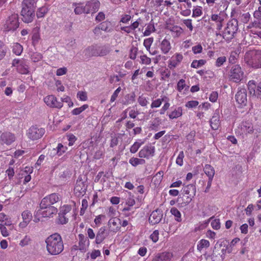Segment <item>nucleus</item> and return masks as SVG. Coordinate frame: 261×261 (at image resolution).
<instances>
[{
  "label": "nucleus",
  "instance_id": "obj_1",
  "mask_svg": "<svg viewBox=\"0 0 261 261\" xmlns=\"http://www.w3.org/2000/svg\"><path fill=\"white\" fill-rule=\"evenodd\" d=\"M46 250L51 255L60 254L64 250V244L61 236L57 233L48 237L46 240Z\"/></svg>",
  "mask_w": 261,
  "mask_h": 261
},
{
  "label": "nucleus",
  "instance_id": "obj_2",
  "mask_svg": "<svg viewBox=\"0 0 261 261\" xmlns=\"http://www.w3.org/2000/svg\"><path fill=\"white\" fill-rule=\"evenodd\" d=\"M111 51V49L109 45H95L88 47L84 50V53L87 58L92 56L103 57L109 54Z\"/></svg>",
  "mask_w": 261,
  "mask_h": 261
},
{
  "label": "nucleus",
  "instance_id": "obj_3",
  "mask_svg": "<svg viewBox=\"0 0 261 261\" xmlns=\"http://www.w3.org/2000/svg\"><path fill=\"white\" fill-rule=\"evenodd\" d=\"M238 30V22L236 19H232L227 23V27L225 28L223 34V38L226 41H229L234 37ZM218 36L222 35L220 33H216Z\"/></svg>",
  "mask_w": 261,
  "mask_h": 261
},
{
  "label": "nucleus",
  "instance_id": "obj_4",
  "mask_svg": "<svg viewBox=\"0 0 261 261\" xmlns=\"http://www.w3.org/2000/svg\"><path fill=\"white\" fill-rule=\"evenodd\" d=\"M245 59L247 64L254 68H261V50H254L247 53Z\"/></svg>",
  "mask_w": 261,
  "mask_h": 261
},
{
  "label": "nucleus",
  "instance_id": "obj_5",
  "mask_svg": "<svg viewBox=\"0 0 261 261\" xmlns=\"http://www.w3.org/2000/svg\"><path fill=\"white\" fill-rule=\"evenodd\" d=\"M19 26L18 15L14 13L7 18L4 24L3 29L5 32L14 31Z\"/></svg>",
  "mask_w": 261,
  "mask_h": 261
},
{
  "label": "nucleus",
  "instance_id": "obj_6",
  "mask_svg": "<svg viewBox=\"0 0 261 261\" xmlns=\"http://www.w3.org/2000/svg\"><path fill=\"white\" fill-rule=\"evenodd\" d=\"M62 199L61 196L56 193H51L44 197L41 201L40 207L41 209H44L49 206L57 203Z\"/></svg>",
  "mask_w": 261,
  "mask_h": 261
},
{
  "label": "nucleus",
  "instance_id": "obj_7",
  "mask_svg": "<svg viewBox=\"0 0 261 261\" xmlns=\"http://www.w3.org/2000/svg\"><path fill=\"white\" fill-rule=\"evenodd\" d=\"M229 76L231 81L239 83L243 77L244 71L239 65H234L230 70Z\"/></svg>",
  "mask_w": 261,
  "mask_h": 261
},
{
  "label": "nucleus",
  "instance_id": "obj_8",
  "mask_svg": "<svg viewBox=\"0 0 261 261\" xmlns=\"http://www.w3.org/2000/svg\"><path fill=\"white\" fill-rule=\"evenodd\" d=\"M226 249L221 245H216L211 255L212 261H223L225 258Z\"/></svg>",
  "mask_w": 261,
  "mask_h": 261
},
{
  "label": "nucleus",
  "instance_id": "obj_9",
  "mask_svg": "<svg viewBox=\"0 0 261 261\" xmlns=\"http://www.w3.org/2000/svg\"><path fill=\"white\" fill-rule=\"evenodd\" d=\"M182 194L185 195L186 199L184 200L185 205L189 203L192 198L195 196L196 193V187L193 184H190L187 186H184L182 189Z\"/></svg>",
  "mask_w": 261,
  "mask_h": 261
},
{
  "label": "nucleus",
  "instance_id": "obj_10",
  "mask_svg": "<svg viewBox=\"0 0 261 261\" xmlns=\"http://www.w3.org/2000/svg\"><path fill=\"white\" fill-rule=\"evenodd\" d=\"M45 133V130L42 128H38L33 126L28 130L27 136L32 140H35L41 138Z\"/></svg>",
  "mask_w": 261,
  "mask_h": 261
},
{
  "label": "nucleus",
  "instance_id": "obj_11",
  "mask_svg": "<svg viewBox=\"0 0 261 261\" xmlns=\"http://www.w3.org/2000/svg\"><path fill=\"white\" fill-rule=\"evenodd\" d=\"M58 213V209L54 206H49L44 209H41L39 206L37 210V215H41L42 217L53 218Z\"/></svg>",
  "mask_w": 261,
  "mask_h": 261
},
{
  "label": "nucleus",
  "instance_id": "obj_12",
  "mask_svg": "<svg viewBox=\"0 0 261 261\" xmlns=\"http://www.w3.org/2000/svg\"><path fill=\"white\" fill-rule=\"evenodd\" d=\"M100 6V3L98 0H90L86 2L85 7L86 14H93L98 11Z\"/></svg>",
  "mask_w": 261,
  "mask_h": 261
},
{
  "label": "nucleus",
  "instance_id": "obj_13",
  "mask_svg": "<svg viewBox=\"0 0 261 261\" xmlns=\"http://www.w3.org/2000/svg\"><path fill=\"white\" fill-rule=\"evenodd\" d=\"M235 98L236 101L241 107L245 106L247 103V90L244 88H240L236 94Z\"/></svg>",
  "mask_w": 261,
  "mask_h": 261
},
{
  "label": "nucleus",
  "instance_id": "obj_14",
  "mask_svg": "<svg viewBox=\"0 0 261 261\" xmlns=\"http://www.w3.org/2000/svg\"><path fill=\"white\" fill-rule=\"evenodd\" d=\"M247 86L251 94L255 95L257 98H261V82L256 86L255 82L251 80L248 82Z\"/></svg>",
  "mask_w": 261,
  "mask_h": 261
},
{
  "label": "nucleus",
  "instance_id": "obj_15",
  "mask_svg": "<svg viewBox=\"0 0 261 261\" xmlns=\"http://www.w3.org/2000/svg\"><path fill=\"white\" fill-rule=\"evenodd\" d=\"M155 147L151 145H145L139 152L138 155L140 158L149 159L154 155Z\"/></svg>",
  "mask_w": 261,
  "mask_h": 261
},
{
  "label": "nucleus",
  "instance_id": "obj_16",
  "mask_svg": "<svg viewBox=\"0 0 261 261\" xmlns=\"http://www.w3.org/2000/svg\"><path fill=\"white\" fill-rule=\"evenodd\" d=\"M44 101L50 108L61 109L63 106L62 102L58 101L56 97L53 95L46 96L44 98Z\"/></svg>",
  "mask_w": 261,
  "mask_h": 261
},
{
  "label": "nucleus",
  "instance_id": "obj_17",
  "mask_svg": "<svg viewBox=\"0 0 261 261\" xmlns=\"http://www.w3.org/2000/svg\"><path fill=\"white\" fill-rule=\"evenodd\" d=\"M183 59V56L179 53H176L168 61V67L171 70H173L178 66Z\"/></svg>",
  "mask_w": 261,
  "mask_h": 261
},
{
  "label": "nucleus",
  "instance_id": "obj_18",
  "mask_svg": "<svg viewBox=\"0 0 261 261\" xmlns=\"http://www.w3.org/2000/svg\"><path fill=\"white\" fill-rule=\"evenodd\" d=\"M163 217V214L160 210H156L153 211L149 217V222L150 224L154 225L159 223Z\"/></svg>",
  "mask_w": 261,
  "mask_h": 261
},
{
  "label": "nucleus",
  "instance_id": "obj_19",
  "mask_svg": "<svg viewBox=\"0 0 261 261\" xmlns=\"http://www.w3.org/2000/svg\"><path fill=\"white\" fill-rule=\"evenodd\" d=\"M35 10L22 9L21 15L22 16V20L25 23L31 22L35 16Z\"/></svg>",
  "mask_w": 261,
  "mask_h": 261
},
{
  "label": "nucleus",
  "instance_id": "obj_20",
  "mask_svg": "<svg viewBox=\"0 0 261 261\" xmlns=\"http://www.w3.org/2000/svg\"><path fill=\"white\" fill-rule=\"evenodd\" d=\"M15 140L14 135L10 132H4L1 136L0 140L2 144L10 145Z\"/></svg>",
  "mask_w": 261,
  "mask_h": 261
},
{
  "label": "nucleus",
  "instance_id": "obj_21",
  "mask_svg": "<svg viewBox=\"0 0 261 261\" xmlns=\"http://www.w3.org/2000/svg\"><path fill=\"white\" fill-rule=\"evenodd\" d=\"M108 236L105 227H101L99 228L96 236L95 243L97 244H100Z\"/></svg>",
  "mask_w": 261,
  "mask_h": 261
},
{
  "label": "nucleus",
  "instance_id": "obj_22",
  "mask_svg": "<svg viewBox=\"0 0 261 261\" xmlns=\"http://www.w3.org/2000/svg\"><path fill=\"white\" fill-rule=\"evenodd\" d=\"M172 254L170 252H163L158 254L152 261H171Z\"/></svg>",
  "mask_w": 261,
  "mask_h": 261
},
{
  "label": "nucleus",
  "instance_id": "obj_23",
  "mask_svg": "<svg viewBox=\"0 0 261 261\" xmlns=\"http://www.w3.org/2000/svg\"><path fill=\"white\" fill-rule=\"evenodd\" d=\"M160 48L163 54L166 55L171 49V45L169 40L165 38L161 42Z\"/></svg>",
  "mask_w": 261,
  "mask_h": 261
},
{
  "label": "nucleus",
  "instance_id": "obj_24",
  "mask_svg": "<svg viewBox=\"0 0 261 261\" xmlns=\"http://www.w3.org/2000/svg\"><path fill=\"white\" fill-rule=\"evenodd\" d=\"M36 0H23L22 3V9L35 10L36 7Z\"/></svg>",
  "mask_w": 261,
  "mask_h": 261
},
{
  "label": "nucleus",
  "instance_id": "obj_25",
  "mask_svg": "<svg viewBox=\"0 0 261 261\" xmlns=\"http://www.w3.org/2000/svg\"><path fill=\"white\" fill-rule=\"evenodd\" d=\"M210 125L212 128L214 130H217L218 129L220 126V119L218 113L215 112L214 116L210 121Z\"/></svg>",
  "mask_w": 261,
  "mask_h": 261
},
{
  "label": "nucleus",
  "instance_id": "obj_26",
  "mask_svg": "<svg viewBox=\"0 0 261 261\" xmlns=\"http://www.w3.org/2000/svg\"><path fill=\"white\" fill-rule=\"evenodd\" d=\"M74 7V12L76 15H81L83 13L86 14L85 7L83 3H74L72 4Z\"/></svg>",
  "mask_w": 261,
  "mask_h": 261
},
{
  "label": "nucleus",
  "instance_id": "obj_27",
  "mask_svg": "<svg viewBox=\"0 0 261 261\" xmlns=\"http://www.w3.org/2000/svg\"><path fill=\"white\" fill-rule=\"evenodd\" d=\"M182 114V109L181 107H177L173 110L169 115V118L170 119L177 118L180 117Z\"/></svg>",
  "mask_w": 261,
  "mask_h": 261
},
{
  "label": "nucleus",
  "instance_id": "obj_28",
  "mask_svg": "<svg viewBox=\"0 0 261 261\" xmlns=\"http://www.w3.org/2000/svg\"><path fill=\"white\" fill-rule=\"evenodd\" d=\"M205 174L208 176V179H213L215 175V170L214 168L208 164H206L203 168Z\"/></svg>",
  "mask_w": 261,
  "mask_h": 261
},
{
  "label": "nucleus",
  "instance_id": "obj_29",
  "mask_svg": "<svg viewBox=\"0 0 261 261\" xmlns=\"http://www.w3.org/2000/svg\"><path fill=\"white\" fill-rule=\"evenodd\" d=\"M86 188L84 182L82 180H77L74 190L76 192H79L80 194H82L85 192Z\"/></svg>",
  "mask_w": 261,
  "mask_h": 261
},
{
  "label": "nucleus",
  "instance_id": "obj_30",
  "mask_svg": "<svg viewBox=\"0 0 261 261\" xmlns=\"http://www.w3.org/2000/svg\"><path fill=\"white\" fill-rule=\"evenodd\" d=\"M241 129L246 134H252L253 132V127L252 124L248 122H245L243 123Z\"/></svg>",
  "mask_w": 261,
  "mask_h": 261
},
{
  "label": "nucleus",
  "instance_id": "obj_31",
  "mask_svg": "<svg viewBox=\"0 0 261 261\" xmlns=\"http://www.w3.org/2000/svg\"><path fill=\"white\" fill-rule=\"evenodd\" d=\"M156 31L154 23L152 20L147 24L145 31L143 33L144 36H148L152 33Z\"/></svg>",
  "mask_w": 261,
  "mask_h": 261
},
{
  "label": "nucleus",
  "instance_id": "obj_32",
  "mask_svg": "<svg viewBox=\"0 0 261 261\" xmlns=\"http://www.w3.org/2000/svg\"><path fill=\"white\" fill-rule=\"evenodd\" d=\"M136 95L134 92L128 94L125 96V101L123 102V104L128 105L133 103L135 101Z\"/></svg>",
  "mask_w": 261,
  "mask_h": 261
},
{
  "label": "nucleus",
  "instance_id": "obj_33",
  "mask_svg": "<svg viewBox=\"0 0 261 261\" xmlns=\"http://www.w3.org/2000/svg\"><path fill=\"white\" fill-rule=\"evenodd\" d=\"M129 163L134 167H136L139 165H144L145 164V160L143 159L137 158H131L129 160Z\"/></svg>",
  "mask_w": 261,
  "mask_h": 261
},
{
  "label": "nucleus",
  "instance_id": "obj_34",
  "mask_svg": "<svg viewBox=\"0 0 261 261\" xmlns=\"http://www.w3.org/2000/svg\"><path fill=\"white\" fill-rule=\"evenodd\" d=\"M67 149V147L66 146H64L61 143H59L56 148H54L53 151H54L58 155L60 156L62 155Z\"/></svg>",
  "mask_w": 261,
  "mask_h": 261
},
{
  "label": "nucleus",
  "instance_id": "obj_35",
  "mask_svg": "<svg viewBox=\"0 0 261 261\" xmlns=\"http://www.w3.org/2000/svg\"><path fill=\"white\" fill-rule=\"evenodd\" d=\"M170 212L174 216L175 220L178 222L182 221L180 212L176 207H172L170 210Z\"/></svg>",
  "mask_w": 261,
  "mask_h": 261
},
{
  "label": "nucleus",
  "instance_id": "obj_36",
  "mask_svg": "<svg viewBox=\"0 0 261 261\" xmlns=\"http://www.w3.org/2000/svg\"><path fill=\"white\" fill-rule=\"evenodd\" d=\"M99 26L102 31L106 32H110L112 30L111 23L109 21L102 22L99 25Z\"/></svg>",
  "mask_w": 261,
  "mask_h": 261
},
{
  "label": "nucleus",
  "instance_id": "obj_37",
  "mask_svg": "<svg viewBox=\"0 0 261 261\" xmlns=\"http://www.w3.org/2000/svg\"><path fill=\"white\" fill-rule=\"evenodd\" d=\"M17 71L21 74H27L29 72L28 66L23 61L21 62L17 68Z\"/></svg>",
  "mask_w": 261,
  "mask_h": 261
},
{
  "label": "nucleus",
  "instance_id": "obj_38",
  "mask_svg": "<svg viewBox=\"0 0 261 261\" xmlns=\"http://www.w3.org/2000/svg\"><path fill=\"white\" fill-rule=\"evenodd\" d=\"M23 50L22 46L18 43H14L12 46V51L16 55H20Z\"/></svg>",
  "mask_w": 261,
  "mask_h": 261
},
{
  "label": "nucleus",
  "instance_id": "obj_39",
  "mask_svg": "<svg viewBox=\"0 0 261 261\" xmlns=\"http://www.w3.org/2000/svg\"><path fill=\"white\" fill-rule=\"evenodd\" d=\"M48 9L46 6H43L39 8L36 12V15L38 18L43 17L47 13Z\"/></svg>",
  "mask_w": 261,
  "mask_h": 261
},
{
  "label": "nucleus",
  "instance_id": "obj_40",
  "mask_svg": "<svg viewBox=\"0 0 261 261\" xmlns=\"http://www.w3.org/2000/svg\"><path fill=\"white\" fill-rule=\"evenodd\" d=\"M210 246V242L208 240L202 239L197 244V249L201 251L203 248H207Z\"/></svg>",
  "mask_w": 261,
  "mask_h": 261
},
{
  "label": "nucleus",
  "instance_id": "obj_41",
  "mask_svg": "<svg viewBox=\"0 0 261 261\" xmlns=\"http://www.w3.org/2000/svg\"><path fill=\"white\" fill-rule=\"evenodd\" d=\"M68 217L69 215H64L62 214L61 213H59L58 214V223L60 224H65L68 222Z\"/></svg>",
  "mask_w": 261,
  "mask_h": 261
},
{
  "label": "nucleus",
  "instance_id": "obj_42",
  "mask_svg": "<svg viewBox=\"0 0 261 261\" xmlns=\"http://www.w3.org/2000/svg\"><path fill=\"white\" fill-rule=\"evenodd\" d=\"M22 217L25 223H29L32 219V215L31 212L28 210L24 211L22 213Z\"/></svg>",
  "mask_w": 261,
  "mask_h": 261
},
{
  "label": "nucleus",
  "instance_id": "obj_43",
  "mask_svg": "<svg viewBox=\"0 0 261 261\" xmlns=\"http://www.w3.org/2000/svg\"><path fill=\"white\" fill-rule=\"evenodd\" d=\"M79 238L80 250H84L85 249V243L87 241V239L83 234H79Z\"/></svg>",
  "mask_w": 261,
  "mask_h": 261
},
{
  "label": "nucleus",
  "instance_id": "obj_44",
  "mask_svg": "<svg viewBox=\"0 0 261 261\" xmlns=\"http://www.w3.org/2000/svg\"><path fill=\"white\" fill-rule=\"evenodd\" d=\"M170 31L174 33L176 37H179L184 32L182 29L178 25H173Z\"/></svg>",
  "mask_w": 261,
  "mask_h": 261
},
{
  "label": "nucleus",
  "instance_id": "obj_45",
  "mask_svg": "<svg viewBox=\"0 0 261 261\" xmlns=\"http://www.w3.org/2000/svg\"><path fill=\"white\" fill-rule=\"evenodd\" d=\"M144 143V141H141V140L140 142H135L130 147V152L133 153H136Z\"/></svg>",
  "mask_w": 261,
  "mask_h": 261
},
{
  "label": "nucleus",
  "instance_id": "obj_46",
  "mask_svg": "<svg viewBox=\"0 0 261 261\" xmlns=\"http://www.w3.org/2000/svg\"><path fill=\"white\" fill-rule=\"evenodd\" d=\"M205 63H206V61L204 60H202V59H201L199 60H195L192 62V63L191 65V66L194 68H199V67L203 66V65H204L205 64Z\"/></svg>",
  "mask_w": 261,
  "mask_h": 261
},
{
  "label": "nucleus",
  "instance_id": "obj_47",
  "mask_svg": "<svg viewBox=\"0 0 261 261\" xmlns=\"http://www.w3.org/2000/svg\"><path fill=\"white\" fill-rule=\"evenodd\" d=\"M88 108V105H86V104L84 105L83 106H82V107H81L80 108H77L73 109L71 111V113L73 115H77L81 114L82 112L85 111Z\"/></svg>",
  "mask_w": 261,
  "mask_h": 261
},
{
  "label": "nucleus",
  "instance_id": "obj_48",
  "mask_svg": "<svg viewBox=\"0 0 261 261\" xmlns=\"http://www.w3.org/2000/svg\"><path fill=\"white\" fill-rule=\"evenodd\" d=\"M71 210V206L69 205H64L63 206L61 207L60 209V213L63 214L64 215H69L68 214Z\"/></svg>",
  "mask_w": 261,
  "mask_h": 261
},
{
  "label": "nucleus",
  "instance_id": "obj_49",
  "mask_svg": "<svg viewBox=\"0 0 261 261\" xmlns=\"http://www.w3.org/2000/svg\"><path fill=\"white\" fill-rule=\"evenodd\" d=\"M153 41V38L152 37L147 38L144 40L143 44L147 51H150Z\"/></svg>",
  "mask_w": 261,
  "mask_h": 261
},
{
  "label": "nucleus",
  "instance_id": "obj_50",
  "mask_svg": "<svg viewBox=\"0 0 261 261\" xmlns=\"http://www.w3.org/2000/svg\"><path fill=\"white\" fill-rule=\"evenodd\" d=\"M42 58V55L38 53H34L31 56L32 61L34 62H37L40 61Z\"/></svg>",
  "mask_w": 261,
  "mask_h": 261
},
{
  "label": "nucleus",
  "instance_id": "obj_51",
  "mask_svg": "<svg viewBox=\"0 0 261 261\" xmlns=\"http://www.w3.org/2000/svg\"><path fill=\"white\" fill-rule=\"evenodd\" d=\"M184 156L185 155L183 151H180L176 160V163L177 165L180 166H181L183 165V159Z\"/></svg>",
  "mask_w": 261,
  "mask_h": 261
},
{
  "label": "nucleus",
  "instance_id": "obj_52",
  "mask_svg": "<svg viewBox=\"0 0 261 261\" xmlns=\"http://www.w3.org/2000/svg\"><path fill=\"white\" fill-rule=\"evenodd\" d=\"M226 61V58L225 56H221L219 57L216 61L215 65L216 66L219 67L221 66L224 63H225Z\"/></svg>",
  "mask_w": 261,
  "mask_h": 261
},
{
  "label": "nucleus",
  "instance_id": "obj_53",
  "mask_svg": "<svg viewBox=\"0 0 261 261\" xmlns=\"http://www.w3.org/2000/svg\"><path fill=\"white\" fill-rule=\"evenodd\" d=\"M164 100V98H163L162 99L159 98V99L153 100L151 104V108H154L160 107L162 103V101Z\"/></svg>",
  "mask_w": 261,
  "mask_h": 261
},
{
  "label": "nucleus",
  "instance_id": "obj_54",
  "mask_svg": "<svg viewBox=\"0 0 261 261\" xmlns=\"http://www.w3.org/2000/svg\"><path fill=\"white\" fill-rule=\"evenodd\" d=\"M137 51L138 48L133 46L129 51V58L132 60H135L137 57Z\"/></svg>",
  "mask_w": 261,
  "mask_h": 261
},
{
  "label": "nucleus",
  "instance_id": "obj_55",
  "mask_svg": "<svg viewBox=\"0 0 261 261\" xmlns=\"http://www.w3.org/2000/svg\"><path fill=\"white\" fill-rule=\"evenodd\" d=\"M241 21L243 23H247L250 18V14L247 12L242 14L240 16Z\"/></svg>",
  "mask_w": 261,
  "mask_h": 261
},
{
  "label": "nucleus",
  "instance_id": "obj_56",
  "mask_svg": "<svg viewBox=\"0 0 261 261\" xmlns=\"http://www.w3.org/2000/svg\"><path fill=\"white\" fill-rule=\"evenodd\" d=\"M77 97L82 101H86L87 99V93L84 91H79L77 93Z\"/></svg>",
  "mask_w": 261,
  "mask_h": 261
},
{
  "label": "nucleus",
  "instance_id": "obj_57",
  "mask_svg": "<svg viewBox=\"0 0 261 261\" xmlns=\"http://www.w3.org/2000/svg\"><path fill=\"white\" fill-rule=\"evenodd\" d=\"M121 90V88L120 87H119L114 92L112 95L111 96L110 101L111 102H113L115 101V100L116 99L117 97L118 96L119 93Z\"/></svg>",
  "mask_w": 261,
  "mask_h": 261
},
{
  "label": "nucleus",
  "instance_id": "obj_58",
  "mask_svg": "<svg viewBox=\"0 0 261 261\" xmlns=\"http://www.w3.org/2000/svg\"><path fill=\"white\" fill-rule=\"evenodd\" d=\"M140 59L141 63L146 65H149L151 63V59L146 55H143L140 56Z\"/></svg>",
  "mask_w": 261,
  "mask_h": 261
},
{
  "label": "nucleus",
  "instance_id": "obj_59",
  "mask_svg": "<svg viewBox=\"0 0 261 261\" xmlns=\"http://www.w3.org/2000/svg\"><path fill=\"white\" fill-rule=\"evenodd\" d=\"M159 232L158 230H155L152 233L150 236V238L152 241L155 243L159 240Z\"/></svg>",
  "mask_w": 261,
  "mask_h": 261
},
{
  "label": "nucleus",
  "instance_id": "obj_60",
  "mask_svg": "<svg viewBox=\"0 0 261 261\" xmlns=\"http://www.w3.org/2000/svg\"><path fill=\"white\" fill-rule=\"evenodd\" d=\"M212 227L215 229H219L220 228L219 219H215L211 222Z\"/></svg>",
  "mask_w": 261,
  "mask_h": 261
},
{
  "label": "nucleus",
  "instance_id": "obj_61",
  "mask_svg": "<svg viewBox=\"0 0 261 261\" xmlns=\"http://www.w3.org/2000/svg\"><path fill=\"white\" fill-rule=\"evenodd\" d=\"M185 81L183 79L180 80L177 84V90L179 92H181V90L185 88Z\"/></svg>",
  "mask_w": 261,
  "mask_h": 261
},
{
  "label": "nucleus",
  "instance_id": "obj_62",
  "mask_svg": "<svg viewBox=\"0 0 261 261\" xmlns=\"http://www.w3.org/2000/svg\"><path fill=\"white\" fill-rule=\"evenodd\" d=\"M199 104L198 101L196 100H191L189 101L186 104V107L189 108H193L197 107Z\"/></svg>",
  "mask_w": 261,
  "mask_h": 261
},
{
  "label": "nucleus",
  "instance_id": "obj_63",
  "mask_svg": "<svg viewBox=\"0 0 261 261\" xmlns=\"http://www.w3.org/2000/svg\"><path fill=\"white\" fill-rule=\"evenodd\" d=\"M138 101L139 104L143 107L146 106L148 103L146 98L142 96L139 97Z\"/></svg>",
  "mask_w": 261,
  "mask_h": 261
},
{
  "label": "nucleus",
  "instance_id": "obj_64",
  "mask_svg": "<svg viewBox=\"0 0 261 261\" xmlns=\"http://www.w3.org/2000/svg\"><path fill=\"white\" fill-rule=\"evenodd\" d=\"M251 25L255 28L261 29V19H256L251 22Z\"/></svg>",
  "mask_w": 261,
  "mask_h": 261
}]
</instances>
